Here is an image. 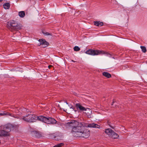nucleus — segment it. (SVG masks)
Segmentation results:
<instances>
[{
	"label": "nucleus",
	"instance_id": "9b49d317",
	"mask_svg": "<svg viewBox=\"0 0 147 147\" xmlns=\"http://www.w3.org/2000/svg\"><path fill=\"white\" fill-rule=\"evenodd\" d=\"M103 75L107 78H109L111 77V75L108 72H104L102 73Z\"/></svg>",
	"mask_w": 147,
	"mask_h": 147
},
{
	"label": "nucleus",
	"instance_id": "2eb2a0df",
	"mask_svg": "<svg viewBox=\"0 0 147 147\" xmlns=\"http://www.w3.org/2000/svg\"><path fill=\"white\" fill-rule=\"evenodd\" d=\"M64 145V143H61L60 144H58L55 145L53 147H61L62 146Z\"/></svg>",
	"mask_w": 147,
	"mask_h": 147
},
{
	"label": "nucleus",
	"instance_id": "dca6fc26",
	"mask_svg": "<svg viewBox=\"0 0 147 147\" xmlns=\"http://www.w3.org/2000/svg\"><path fill=\"white\" fill-rule=\"evenodd\" d=\"M16 24H18L16 23L14 24H13V25L10 26V28H9L10 30H12L16 26Z\"/></svg>",
	"mask_w": 147,
	"mask_h": 147
},
{
	"label": "nucleus",
	"instance_id": "6e6552de",
	"mask_svg": "<svg viewBox=\"0 0 147 147\" xmlns=\"http://www.w3.org/2000/svg\"><path fill=\"white\" fill-rule=\"evenodd\" d=\"M38 41L40 43V45H42L43 48L47 47L49 45V43L44 39H40Z\"/></svg>",
	"mask_w": 147,
	"mask_h": 147
},
{
	"label": "nucleus",
	"instance_id": "393cba45",
	"mask_svg": "<svg viewBox=\"0 0 147 147\" xmlns=\"http://www.w3.org/2000/svg\"><path fill=\"white\" fill-rule=\"evenodd\" d=\"M70 108H72L74 110V108L72 107Z\"/></svg>",
	"mask_w": 147,
	"mask_h": 147
},
{
	"label": "nucleus",
	"instance_id": "9d476101",
	"mask_svg": "<svg viewBox=\"0 0 147 147\" xmlns=\"http://www.w3.org/2000/svg\"><path fill=\"white\" fill-rule=\"evenodd\" d=\"M94 24L95 25L98 26H101L103 24V23L102 22L96 21L94 22Z\"/></svg>",
	"mask_w": 147,
	"mask_h": 147
},
{
	"label": "nucleus",
	"instance_id": "a878e982",
	"mask_svg": "<svg viewBox=\"0 0 147 147\" xmlns=\"http://www.w3.org/2000/svg\"><path fill=\"white\" fill-rule=\"evenodd\" d=\"M3 1V0H0V2H1Z\"/></svg>",
	"mask_w": 147,
	"mask_h": 147
},
{
	"label": "nucleus",
	"instance_id": "412c9836",
	"mask_svg": "<svg viewBox=\"0 0 147 147\" xmlns=\"http://www.w3.org/2000/svg\"><path fill=\"white\" fill-rule=\"evenodd\" d=\"M52 66V65H49V66H48V67H49V69H50V68Z\"/></svg>",
	"mask_w": 147,
	"mask_h": 147
},
{
	"label": "nucleus",
	"instance_id": "4be33fe9",
	"mask_svg": "<svg viewBox=\"0 0 147 147\" xmlns=\"http://www.w3.org/2000/svg\"><path fill=\"white\" fill-rule=\"evenodd\" d=\"M71 61L73 62H76L75 61H74V60H71Z\"/></svg>",
	"mask_w": 147,
	"mask_h": 147
},
{
	"label": "nucleus",
	"instance_id": "a211bd4d",
	"mask_svg": "<svg viewBox=\"0 0 147 147\" xmlns=\"http://www.w3.org/2000/svg\"><path fill=\"white\" fill-rule=\"evenodd\" d=\"M74 50L75 51H78L80 50V48L76 46L74 48Z\"/></svg>",
	"mask_w": 147,
	"mask_h": 147
},
{
	"label": "nucleus",
	"instance_id": "bb28decb",
	"mask_svg": "<svg viewBox=\"0 0 147 147\" xmlns=\"http://www.w3.org/2000/svg\"><path fill=\"white\" fill-rule=\"evenodd\" d=\"M74 110L75 111V112H76V110Z\"/></svg>",
	"mask_w": 147,
	"mask_h": 147
},
{
	"label": "nucleus",
	"instance_id": "7ed1b4c3",
	"mask_svg": "<svg viewBox=\"0 0 147 147\" xmlns=\"http://www.w3.org/2000/svg\"><path fill=\"white\" fill-rule=\"evenodd\" d=\"M39 121L45 123L49 124H54L56 123L57 121L51 117H46L42 115L39 116Z\"/></svg>",
	"mask_w": 147,
	"mask_h": 147
},
{
	"label": "nucleus",
	"instance_id": "f257e3e1",
	"mask_svg": "<svg viewBox=\"0 0 147 147\" xmlns=\"http://www.w3.org/2000/svg\"><path fill=\"white\" fill-rule=\"evenodd\" d=\"M66 126L72 127L71 132L74 136L76 137H83L87 138L89 136V131L86 129L88 127L100 128V126L94 123L88 124L84 122H79L72 120L67 123Z\"/></svg>",
	"mask_w": 147,
	"mask_h": 147
},
{
	"label": "nucleus",
	"instance_id": "f8f14e48",
	"mask_svg": "<svg viewBox=\"0 0 147 147\" xmlns=\"http://www.w3.org/2000/svg\"><path fill=\"white\" fill-rule=\"evenodd\" d=\"M3 7L5 9H8L10 7V4L9 3H4L3 5Z\"/></svg>",
	"mask_w": 147,
	"mask_h": 147
},
{
	"label": "nucleus",
	"instance_id": "4468645a",
	"mask_svg": "<svg viewBox=\"0 0 147 147\" xmlns=\"http://www.w3.org/2000/svg\"><path fill=\"white\" fill-rule=\"evenodd\" d=\"M7 115H9L12 116L11 114L9 113H7L5 112L3 113H0V116H4Z\"/></svg>",
	"mask_w": 147,
	"mask_h": 147
},
{
	"label": "nucleus",
	"instance_id": "0eeeda50",
	"mask_svg": "<svg viewBox=\"0 0 147 147\" xmlns=\"http://www.w3.org/2000/svg\"><path fill=\"white\" fill-rule=\"evenodd\" d=\"M76 106L77 109H79L81 111H86L88 110L90 113H91V111L88 108H86L82 106L80 103L76 104Z\"/></svg>",
	"mask_w": 147,
	"mask_h": 147
},
{
	"label": "nucleus",
	"instance_id": "6ab92c4d",
	"mask_svg": "<svg viewBox=\"0 0 147 147\" xmlns=\"http://www.w3.org/2000/svg\"><path fill=\"white\" fill-rule=\"evenodd\" d=\"M42 33L43 34L45 35V36H47L49 35H51V34L50 33H49L48 32H45L44 31H42Z\"/></svg>",
	"mask_w": 147,
	"mask_h": 147
},
{
	"label": "nucleus",
	"instance_id": "1a4fd4ad",
	"mask_svg": "<svg viewBox=\"0 0 147 147\" xmlns=\"http://www.w3.org/2000/svg\"><path fill=\"white\" fill-rule=\"evenodd\" d=\"M22 27V25L21 24H16V26L14 28L11 30L12 31H18L20 30Z\"/></svg>",
	"mask_w": 147,
	"mask_h": 147
},
{
	"label": "nucleus",
	"instance_id": "423d86ee",
	"mask_svg": "<svg viewBox=\"0 0 147 147\" xmlns=\"http://www.w3.org/2000/svg\"><path fill=\"white\" fill-rule=\"evenodd\" d=\"M102 51L99 50L89 49L86 52V53L92 55H96L101 54Z\"/></svg>",
	"mask_w": 147,
	"mask_h": 147
},
{
	"label": "nucleus",
	"instance_id": "39448f33",
	"mask_svg": "<svg viewBox=\"0 0 147 147\" xmlns=\"http://www.w3.org/2000/svg\"><path fill=\"white\" fill-rule=\"evenodd\" d=\"M105 132L110 137L112 138H117L119 137V136L117 134L115 133L110 128L105 129Z\"/></svg>",
	"mask_w": 147,
	"mask_h": 147
},
{
	"label": "nucleus",
	"instance_id": "f03ea898",
	"mask_svg": "<svg viewBox=\"0 0 147 147\" xmlns=\"http://www.w3.org/2000/svg\"><path fill=\"white\" fill-rule=\"evenodd\" d=\"M12 125L10 124L2 125L0 127V136H7L11 131Z\"/></svg>",
	"mask_w": 147,
	"mask_h": 147
},
{
	"label": "nucleus",
	"instance_id": "ddd939ff",
	"mask_svg": "<svg viewBox=\"0 0 147 147\" xmlns=\"http://www.w3.org/2000/svg\"><path fill=\"white\" fill-rule=\"evenodd\" d=\"M18 15L21 18H23L25 16V13L24 11H22L19 12Z\"/></svg>",
	"mask_w": 147,
	"mask_h": 147
},
{
	"label": "nucleus",
	"instance_id": "f3484780",
	"mask_svg": "<svg viewBox=\"0 0 147 147\" xmlns=\"http://www.w3.org/2000/svg\"><path fill=\"white\" fill-rule=\"evenodd\" d=\"M140 48L143 52L145 53L146 52V48L145 47L141 46Z\"/></svg>",
	"mask_w": 147,
	"mask_h": 147
},
{
	"label": "nucleus",
	"instance_id": "b1692460",
	"mask_svg": "<svg viewBox=\"0 0 147 147\" xmlns=\"http://www.w3.org/2000/svg\"><path fill=\"white\" fill-rule=\"evenodd\" d=\"M110 126V127H111L112 128H113V129H114V127H112V126Z\"/></svg>",
	"mask_w": 147,
	"mask_h": 147
},
{
	"label": "nucleus",
	"instance_id": "5701e85b",
	"mask_svg": "<svg viewBox=\"0 0 147 147\" xmlns=\"http://www.w3.org/2000/svg\"><path fill=\"white\" fill-rule=\"evenodd\" d=\"M114 101H113V102H112V104H111L112 105H113V103L114 102Z\"/></svg>",
	"mask_w": 147,
	"mask_h": 147
},
{
	"label": "nucleus",
	"instance_id": "20e7f679",
	"mask_svg": "<svg viewBox=\"0 0 147 147\" xmlns=\"http://www.w3.org/2000/svg\"><path fill=\"white\" fill-rule=\"evenodd\" d=\"M39 116H37L35 115L30 114L26 115L25 116L23 117L22 119L27 122H34L37 120L39 121Z\"/></svg>",
	"mask_w": 147,
	"mask_h": 147
},
{
	"label": "nucleus",
	"instance_id": "aec40b11",
	"mask_svg": "<svg viewBox=\"0 0 147 147\" xmlns=\"http://www.w3.org/2000/svg\"><path fill=\"white\" fill-rule=\"evenodd\" d=\"M16 23V22L14 20H12L10 21L9 23L10 26H11V25H13V24H14Z\"/></svg>",
	"mask_w": 147,
	"mask_h": 147
}]
</instances>
